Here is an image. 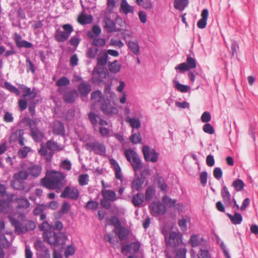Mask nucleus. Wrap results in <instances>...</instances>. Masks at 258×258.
Instances as JSON below:
<instances>
[{"label":"nucleus","mask_w":258,"mask_h":258,"mask_svg":"<svg viewBox=\"0 0 258 258\" xmlns=\"http://www.w3.org/2000/svg\"><path fill=\"white\" fill-rule=\"evenodd\" d=\"M48 228H50V225L47 221L43 222L39 226L40 230L45 231L43 234V237L45 242L54 247L65 244L67 237L64 233L47 230Z\"/></svg>","instance_id":"f257e3e1"},{"label":"nucleus","mask_w":258,"mask_h":258,"mask_svg":"<svg viewBox=\"0 0 258 258\" xmlns=\"http://www.w3.org/2000/svg\"><path fill=\"white\" fill-rule=\"evenodd\" d=\"M47 177L42 178L40 183L44 187L51 189H60L63 186L62 181L65 178L64 174L60 172L50 171L46 174Z\"/></svg>","instance_id":"f03ea898"},{"label":"nucleus","mask_w":258,"mask_h":258,"mask_svg":"<svg viewBox=\"0 0 258 258\" xmlns=\"http://www.w3.org/2000/svg\"><path fill=\"white\" fill-rule=\"evenodd\" d=\"M124 156L129 162L132 163V166L135 171L141 169L142 167V163L138 154L132 149H127L124 152Z\"/></svg>","instance_id":"7ed1b4c3"},{"label":"nucleus","mask_w":258,"mask_h":258,"mask_svg":"<svg viewBox=\"0 0 258 258\" xmlns=\"http://www.w3.org/2000/svg\"><path fill=\"white\" fill-rule=\"evenodd\" d=\"M12 225L15 227L16 232L19 233H23L28 231L33 230L36 227L35 223L32 220H28L25 226H23L22 223L18 220L11 219Z\"/></svg>","instance_id":"20e7f679"},{"label":"nucleus","mask_w":258,"mask_h":258,"mask_svg":"<svg viewBox=\"0 0 258 258\" xmlns=\"http://www.w3.org/2000/svg\"><path fill=\"white\" fill-rule=\"evenodd\" d=\"M165 238L166 246H170L171 245H172V249L171 251H172L173 253H175V251L177 250V247L182 243L181 236L178 233L172 231L169 233L168 238L166 237Z\"/></svg>","instance_id":"39448f33"},{"label":"nucleus","mask_w":258,"mask_h":258,"mask_svg":"<svg viewBox=\"0 0 258 258\" xmlns=\"http://www.w3.org/2000/svg\"><path fill=\"white\" fill-rule=\"evenodd\" d=\"M144 159L146 162L155 163L159 158V153L154 149L151 148L149 146H144L142 149Z\"/></svg>","instance_id":"423d86ee"},{"label":"nucleus","mask_w":258,"mask_h":258,"mask_svg":"<svg viewBox=\"0 0 258 258\" xmlns=\"http://www.w3.org/2000/svg\"><path fill=\"white\" fill-rule=\"evenodd\" d=\"M86 147L88 151H93L97 155H104L106 152L105 147L102 144L97 142L87 143Z\"/></svg>","instance_id":"0eeeda50"},{"label":"nucleus","mask_w":258,"mask_h":258,"mask_svg":"<svg viewBox=\"0 0 258 258\" xmlns=\"http://www.w3.org/2000/svg\"><path fill=\"white\" fill-rule=\"evenodd\" d=\"M101 109L105 114L108 115L116 114L118 111L117 108L111 104V100L108 98L103 99Z\"/></svg>","instance_id":"6e6552de"},{"label":"nucleus","mask_w":258,"mask_h":258,"mask_svg":"<svg viewBox=\"0 0 258 258\" xmlns=\"http://www.w3.org/2000/svg\"><path fill=\"white\" fill-rule=\"evenodd\" d=\"M79 196V191L78 188L73 187L70 188L68 186H66L61 192L60 197L62 198H69L72 200L76 201Z\"/></svg>","instance_id":"1a4fd4ad"},{"label":"nucleus","mask_w":258,"mask_h":258,"mask_svg":"<svg viewBox=\"0 0 258 258\" xmlns=\"http://www.w3.org/2000/svg\"><path fill=\"white\" fill-rule=\"evenodd\" d=\"M149 208L153 216L164 215L166 212V207L160 202H153L149 205Z\"/></svg>","instance_id":"9d476101"},{"label":"nucleus","mask_w":258,"mask_h":258,"mask_svg":"<svg viewBox=\"0 0 258 258\" xmlns=\"http://www.w3.org/2000/svg\"><path fill=\"white\" fill-rule=\"evenodd\" d=\"M100 33H87L88 37L93 39L92 45L95 46H103L105 45L106 39L100 37Z\"/></svg>","instance_id":"9b49d317"},{"label":"nucleus","mask_w":258,"mask_h":258,"mask_svg":"<svg viewBox=\"0 0 258 258\" xmlns=\"http://www.w3.org/2000/svg\"><path fill=\"white\" fill-rule=\"evenodd\" d=\"M78 97V93L76 90H71L63 94L62 99L66 103H73Z\"/></svg>","instance_id":"f8f14e48"},{"label":"nucleus","mask_w":258,"mask_h":258,"mask_svg":"<svg viewBox=\"0 0 258 258\" xmlns=\"http://www.w3.org/2000/svg\"><path fill=\"white\" fill-rule=\"evenodd\" d=\"M29 175H31L34 178L39 177L42 170V166L40 164H33L28 168Z\"/></svg>","instance_id":"ddd939ff"},{"label":"nucleus","mask_w":258,"mask_h":258,"mask_svg":"<svg viewBox=\"0 0 258 258\" xmlns=\"http://www.w3.org/2000/svg\"><path fill=\"white\" fill-rule=\"evenodd\" d=\"M205 242L206 244H208V241L203 237L200 239L199 236L196 234L192 235L189 241V243L192 247L199 246V248L203 247V244H205Z\"/></svg>","instance_id":"4468645a"},{"label":"nucleus","mask_w":258,"mask_h":258,"mask_svg":"<svg viewBox=\"0 0 258 258\" xmlns=\"http://www.w3.org/2000/svg\"><path fill=\"white\" fill-rule=\"evenodd\" d=\"M78 90L82 96H87L91 90L90 84L86 82H81L78 86Z\"/></svg>","instance_id":"2eb2a0df"},{"label":"nucleus","mask_w":258,"mask_h":258,"mask_svg":"<svg viewBox=\"0 0 258 258\" xmlns=\"http://www.w3.org/2000/svg\"><path fill=\"white\" fill-rule=\"evenodd\" d=\"M111 168L115 171V177L121 181L122 180L121 169L117 162L114 159L109 160Z\"/></svg>","instance_id":"dca6fc26"},{"label":"nucleus","mask_w":258,"mask_h":258,"mask_svg":"<svg viewBox=\"0 0 258 258\" xmlns=\"http://www.w3.org/2000/svg\"><path fill=\"white\" fill-rule=\"evenodd\" d=\"M53 132L56 135L63 136L65 135V128L63 124L60 121H54L53 122Z\"/></svg>","instance_id":"f3484780"},{"label":"nucleus","mask_w":258,"mask_h":258,"mask_svg":"<svg viewBox=\"0 0 258 258\" xmlns=\"http://www.w3.org/2000/svg\"><path fill=\"white\" fill-rule=\"evenodd\" d=\"M30 131L31 136L35 142L39 143L42 141L44 137V134L42 131L38 127L32 128Z\"/></svg>","instance_id":"a211bd4d"},{"label":"nucleus","mask_w":258,"mask_h":258,"mask_svg":"<svg viewBox=\"0 0 258 258\" xmlns=\"http://www.w3.org/2000/svg\"><path fill=\"white\" fill-rule=\"evenodd\" d=\"M209 16V11L207 9L203 10L201 13V18L197 23V26L200 29H204L206 27L207 19Z\"/></svg>","instance_id":"6ab92c4d"},{"label":"nucleus","mask_w":258,"mask_h":258,"mask_svg":"<svg viewBox=\"0 0 258 258\" xmlns=\"http://www.w3.org/2000/svg\"><path fill=\"white\" fill-rule=\"evenodd\" d=\"M203 247H200L197 254L198 258H211V255L209 252L210 246L209 243L203 244Z\"/></svg>","instance_id":"aec40b11"},{"label":"nucleus","mask_w":258,"mask_h":258,"mask_svg":"<svg viewBox=\"0 0 258 258\" xmlns=\"http://www.w3.org/2000/svg\"><path fill=\"white\" fill-rule=\"evenodd\" d=\"M104 22L105 23L104 28L107 32H114L116 31L115 23L108 16H105L104 18Z\"/></svg>","instance_id":"412c9836"},{"label":"nucleus","mask_w":258,"mask_h":258,"mask_svg":"<svg viewBox=\"0 0 258 258\" xmlns=\"http://www.w3.org/2000/svg\"><path fill=\"white\" fill-rule=\"evenodd\" d=\"M21 36L17 33H15V40L18 47L30 48L32 47L33 45L31 42L24 40H21Z\"/></svg>","instance_id":"4be33fe9"},{"label":"nucleus","mask_w":258,"mask_h":258,"mask_svg":"<svg viewBox=\"0 0 258 258\" xmlns=\"http://www.w3.org/2000/svg\"><path fill=\"white\" fill-rule=\"evenodd\" d=\"M38 153L40 156L44 157L46 162L48 163L51 161L53 152H48L47 149L45 147L41 146L40 148L38 150Z\"/></svg>","instance_id":"5701e85b"},{"label":"nucleus","mask_w":258,"mask_h":258,"mask_svg":"<svg viewBox=\"0 0 258 258\" xmlns=\"http://www.w3.org/2000/svg\"><path fill=\"white\" fill-rule=\"evenodd\" d=\"M144 180L138 176L135 178L132 182L131 187L132 191L134 192L135 190L140 191L142 189V185L144 183Z\"/></svg>","instance_id":"b1692460"},{"label":"nucleus","mask_w":258,"mask_h":258,"mask_svg":"<svg viewBox=\"0 0 258 258\" xmlns=\"http://www.w3.org/2000/svg\"><path fill=\"white\" fill-rule=\"evenodd\" d=\"M101 194L103 198L108 200L110 202H114L118 199V198L116 197L115 192L113 190L109 189L102 190L101 191Z\"/></svg>","instance_id":"393cba45"},{"label":"nucleus","mask_w":258,"mask_h":258,"mask_svg":"<svg viewBox=\"0 0 258 258\" xmlns=\"http://www.w3.org/2000/svg\"><path fill=\"white\" fill-rule=\"evenodd\" d=\"M226 215L230 219L232 223L234 225L240 224L242 221V216L239 213L235 212L234 215H232L231 214L227 213H226Z\"/></svg>","instance_id":"a878e982"},{"label":"nucleus","mask_w":258,"mask_h":258,"mask_svg":"<svg viewBox=\"0 0 258 258\" xmlns=\"http://www.w3.org/2000/svg\"><path fill=\"white\" fill-rule=\"evenodd\" d=\"M115 27H116V31L121 32L122 31H124L125 32V28H126V24L124 21L119 16H117L115 19Z\"/></svg>","instance_id":"bb28decb"},{"label":"nucleus","mask_w":258,"mask_h":258,"mask_svg":"<svg viewBox=\"0 0 258 258\" xmlns=\"http://www.w3.org/2000/svg\"><path fill=\"white\" fill-rule=\"evenodd\" d=\"M19 88L24 93L23 95L24 98L31 96L32 98L33 99L36 96V93L35 92L31 91L30 88L24 85H20Z\"/></svg>","instance_id":"cd10ccee"},{"label":"nucleus","mask_w":258,"mask_h":258,"mask_svg":"<svg viewBox=\"0 0 258 258\" xmlns=\"http://www.w3.org/2000/svg\"><path fill=\"white\" fill-rule=\"evenodd\" d=\"M108 67L111 73L116 74L120 71L121 66L117 60H115L113 62H108Z\"/></svg>","instance_id":"c85d7f7f"},{"label":"nucleus","mask_w":258,"mask_h":258,"mask_svg":"<svg viewBox=\"0 0 258 258\" xmlns=\"http://www.w3.org/2000/svg\"><path fill=\"white\" fill-rule=\"evenodd\" d=\"M116 229H118V236L120 240L124 241L126 240L128 236L129 231L126 228L122 227L121 225Z\"/></svg>","instance_id":"c756f323"},{"label":"nucleus","mask_w":258,"mask_h":258,"mask_svg":"<svg viewBox=\"0 0 258 258\" xmlns=\"http://www.w3.org/2000/svg\"><path fill=\"white\" fill-rule=\"evenodd\" d=\"M127 46L134 54L138 55L140 54V47L137 41H129Z\"/></svg>","instance_id":"7c9ffc66"},{"label":"nucleus","mask_w":258,"mask_h":258,"mask_svg":"<svg viewBox=\"0 0 258 258\" xmlns=\"http://www.w3.org/2000/svg\"><path fill=\"white\" fill-rule=\"evenodd\" d=\"M188 0H175L174 8L179 11H183L188 5Z\"/></svg>","instance_id":"2f4dec72"},{"label":"nucleus","mask_w":258,"mask_h":258,"mask_svg":"<svg viewBox=\"0 0 258 258\" xmlns=\"http://www.w3.org/2000/svg\"><path fill=\"white\" fill-rule=\"evenodd\" d=\"M174 87L178 91L182 93H186L189 89V87L187 85H183L179 83L178 81L174 79L173 81Z\"/></svg>","instance_id":"473e14b6"},{"label":"nucleus","mask_w":258,"mask_h":258,"mask_svg":"<svg viewBox=\"0 0 258 258\" xmlns=\"http://www.w3.org/2000/svg\"><path fill=\"white\" fill-rule=\"evenodd\" d=\"M120 9L123 11L124 13L127 15L129 13H134V8L130 6L126 0H122L120 5Z\"/></svg>","instance_id":"72a5a7b5"},{"label":"nucleus","mask_w":258,"mask_h":258,"mask_svg":"<svg viewBox=\"0 0 258 258\" xmlns=\"http://www.w3.org/2000/svg\"><path fill=\"white\" fill-rule=\"evenodd\" d=\"M93 16L91 15H82L78 17V21L82 25L88 24L93 21Z\"/></svg>","instance_id":"f704fd0d"},{"label":"nucleus","mask_w":258,"mask_h":258,"mask_svg":"<svg viewBox=\"0 0 258 258\" xmlns=\"http://www.w3.org/2000/svg\"><path fill=\"white\" fill-rule=\"evenodd\" d=\"M143 201L144 200L142 194L140 192H138L134 196L132 200L133 204L136 207H140L142 205Z\"/></svg>","instance_id":"c9c22d12"},{"label":"nucleus","mask_w":258,"mask_h":258,"mask_svg":"<svg viewBox=\"0 0 258 258\" xmlns=\"http://www.w3.org/2000/svg\"><path fill=\"white\" fill-rule=\"evenodd\" d=\"M92 75H97L101 79H103L106 78L107 71L102 68L95 67L93 70Z\"/></svg>","instance_id":"e433bc0d"},{"label":"nucleus","mask_w":258,"mask_h":258,"mask_svg":"<svg viewBox=\"0 0 258 258\" xmlns=\"http://www.w3.org/2000/svg\"><path fill=\"white\" fill-rule=\"evenodd\" d=\"M11 185L15 189L24 190L25 189V185L23 181L18 179H15L11 182Z\"/></svg>","instance_id":"4c0bfd02"},{"label":"nucleus","mask_w":258,"mask_h":258,"mask_svg":"<svg viewBox=\"0 0 258 258\" xmlns=\"http://www.w3.org/2000/svg\"><path fill=\"white\" fill-rule=\"evenodd\" d=\"M108 55L105 51L101 52L97 60V65L105 66L107 62Z\"/></svg>","instance_id":"58836bf2"},{"label":"nucleus","mask_w":258,"mask_h":258,"mask_svg":"<svg viewBox=\"0 0 258 258\" xmlns=\"http://www.w3.org/2000/svg\"><path fill=\"white\" fill-rule=\"evenodd\" d=\"M88 118L94 127L96 126L99 122L100 116L94 112H90L88 114Z\"/></svg>","instance_id":"ea45409f"},{"label":"nucleus","mask_w":258,"mask_h":258,"mask_svg":"<svg viewBox=\"0 0 258 258\" xmlns=\"http://www.w3.org/2000/svg\"><path fill=\"white\" fill-rule=\"evenodd\" d=\"M73 31L74 28L71 24H66L56 29L55 32H73Z\"/></svg>","instance_id":"a19ab883"},{"label":"nucleus","mask_w":258,"mask_h":258,"mask_svg":"<svg viewBox=\"0 0 258 258\" xmlns=\"http://www.w3.org/2000/svg\"><path fill=\"white\" fill-rule=\"evenodd\" d=\"M190 221L189 217H183L181 219L178 220V224L182 231H186L187 230V223Z\"/></svg>","instance_id":"79ce46f5"},{"label":"nucleus","mask_w":258,"mask_h":258,"mask_svg":"<svg viewBox=\"0 0 258 258\" xmlns=\"http://www.w3.org/2000/svg\"><path fill=\"white\" fill-rule=\"evenodd\" d=\"M29 175V172L22 170L19 172L16 173L14 174L13 177L15 179H18L19 180H23L28 178Z\"/></svg>","instance_id":"37998d69"},{"label":"nucleus","mask_w":258,"mask_h":258,"mask_svg":"<svg viewBox=\"0 0 258 258\" xmlns=\"http://www.w3.org/2000/svg\"><path fill=\"white\" fill-rule=\"evenodd\" d=\"M155 190L152 186H148L145 191V200L146 202L150 201L154 195L155 194Z\"/></svg>","instance_id":"c03bdc74"},{"label":"nucleus","mask_w":258,"mask_h":258,"mask_svg":"<svg viewBox=\"0 0 258 258\" xmlns=\"http://www.w3.org/2000/svg\"><path fill=\"white\" fill-rule=\"evenodd\" d=\"M19 208L27 209L30 206V202L27 199L21 198L17 200Z\"/></svg>","instance_id":"a18cd8bd"},{"label":"nucleus","mask_w":258,"mask_h":258,"mask_svg":"<svg viewBox=\"0 0 258 258\" xmlns=\"http://www.w3.org/2000/svg\"><path fill=\"white\" fill-rule=\"evenodd\" d=\"M231 53L232 57L236 56L237 55V52L239 49V46L238 43L234 40H231Z\"/></svg>","instance_id":"49530a36"},{"label":"nucleus","mask_w":258,"mask_h":258,"mask_svg":"<svg viewBox=\"0 0 258 258\" xmlns=\"http://www.w3.org/2000/svg\"><path fill=\"white\" fill-rule=\"evenodd\" d=\"M232 186L234 187L236 191H240L243 189L244 183L242 180L237 179L233 182Z\"/></svg>","instance_id":"de8ad7c7"},{"label":"nucleus","mask_w":258,"mask_h":258,"mask_svg":"<svg viewBox=\"0 0 258 258\" xmlns=\"http://www.w3.org/2000/svg\"><path fill=\"white\" fill-rule=\"evenodd\" d=\"M24 131L22 129L18 130L15 132L16 137L18 138L19 144L23 146L24 145Z\"/></svg>","instance_id":"09e8293b"},{"label":"nucleus","mask_w":258,"mask_h":258,"mask_svg":"<svg viewBox=\"0 0 258 258\" xmlns=\"http://www.w3.org/2000/svg\"><path fill=\"white\" fill-rule=\"evenodd\" d=\"M98 51L99 49L97 48H88L86 52V56L89 58L93 59L96 56Z\"/></svg>","instance_id":"8fccbe9b"},{"label":"nucleus","mask_w":258,"mask_h":258,"mask_svg":"<svg viewBox=\"0 0 258 258\" xmlns=\"http://www.w3.org/2000/svg\"><path fill=\"white\" fill-rule=\"evenodd\" d=\"M185 63H186L187 67L188 68L189 70L192 69H195L196 67V60L194 58L192 57L191 56H187Z\"/></svg>","instance_id":"3c124183"},{"label":"nucleus","mask_w":258,"mask_h":258,"mask_svg":"<svg viewBox=\"0 0 258 258\" xmlns=\"http://www.w3.org/2000/svg\"><path fill=\"white\" fill-rule=\"evenodd\" d=\"M70 83V80L65 76H63L59 78L56 82V85L60 87L62 86H67Z\"/></svg>","instance_id":"603ef678"},{"label":"nucleus","mask_w":258,"mask_h":258,"mask_svg":"<svg viewBox=\"0 0 258 258\" xmlns=\"http://www.w3.org/2000/svg\"><path fill=\"white\" fill-rule=\"evenodd\" d=\"M31 148L27 146H25L23 148L19 150L18 152V155L19 157L23 159L27 156L28 153L30 151Z\"/></svg>","instance_id":"864d4df0"},{"label":"nucleus","mask_w":258,"mask_h":258,"mask_svg":"<svg viewBox=\"0 0 258 258\" xmlns=\"http://www.w3.org/2000/svg\"><path fill=\"white\" fill-rule=\"evenodd\" d=\"M5 86L7 89L11 92L14 93L16 95H19L20 93V91L15 86L11 85L10 83L6 82L4 83Z\"/></svg>","instance_id":"5fc2aeb1"},{"label":"nucleus","mask_w":258,"mask_h":258,"mask_svg":"<svg viewBox=\"0 0 258 258\" xmlns=\"http://www.w3.org/2000/svg\"><path fill=\"white\" fill-rule=\"evenodd\" d=\"M79 183L81 186L88 184L89 182V175L87 174H83L79 176Z\"/></svg>","instance_id":"6e6d98bb"},{"label":"nucleus","mask_w":258,"mask_h":258,"mask_svg":"<svg viewBox=\"0 0 258 258\" xmlns=\"http://www.w3.org/2000/svg\"><path fill=\"white\" fill-rule=\"evenodd\" d=\"M163 203L169 207H174L176 203V200L171 199L167 196H164L162 198Z\"/></svg>","instance_id":"4d7b16f0"},{"label":"nucleus","mask_w":258,"mask_h":258,"mask_svg":"<svg viewBox=\"0 0 258 258\" xmlns=\"http://www.w3.org/2000/svg\"><path fill=\"white\" fill-rule=\"evenodd\" d=\"M130 141L134 144H137L142 141V138L139 133L132 134L130 137Z\"/></svg>","instance_id":"13d9d810"},{"label":"nucleus","mask_w":258,"mask_h":258,"mask_svg":"<svg viewBox=\"0 0 258 258\" xmlns=\"http://www.w3.org/2000/svg\"><path fill=\"white\" fill-rule=\"evenodd\" d=\"M71 33H55V39L58 42H63L67 40Z\"/></svg>","instance_id":"bf43d9fd"},{"label":"nucleus","mask_w":258,"mask_h":258,"mask_svg":"<svg viewBox=\"0 0 258 258\" xmlns=\"http://www.w3.org/2000/svg\"><path fill=\"white\" fill-rule=\"evenodd\" d=\"M25 121L29 124L30 130L32 128H38L37 126L38 124V122L36 118L31 119L30 118H25Z\"/></svg>","instance_id":"052dcab7"},{"label":"nucleus","mask_w":258,"mask_h":258,"mask_svg":"<svg viewBox=\"0 0 258 258\" xmlns=\"http://www.w3.org/2000/svg\"><path fill=\"white\" fill-rule=\"evenodd\" d=\"M128 121L130 122L132 127L134 128H138L141 125L140 120L137 118H130Z\"/></svg>","instance_id":"680f3d73"},{"label":"nucleus","mask_w":258,"mask_h":258,"mask_svg":"<svg viewBox=\"0 0 258 258\" xmlns=\"http://www.w3.org/2000/svg\"><path fill=\"white\" fill-rule=\"evenodd\" d=\"M98 205L99 204L97 202L90 200L86 203L85 208L94 211L98 208Z\"/></svg>","instance_id":"e2e57ef3"},{"label":"nucleus","mask_w":258,"mask_h":258,"mask_svg":"<svg viewBox=\"0 0 258 258\" xmlns=\"http://www.w3.org/2000/svg\"><path fill=\"white\" fill-rule=\"evenodd\" d=\"M217 242L220 244V248L222 249L224 254V256L226 258H231L230 255L228 252V249L227 248V247L226 245L224 244V242L222 240L219 239L218 240H217Z\"/></svg>","instance_id":"0e129e2a"},{"label":"nucleus","mask_w":258,"mask_h":258,"mask_svg":"<svg viewBox=\"0 0 258 258\" xmlns=\"http://www.w3.org/2000/svg\"><path fill=\"white\" fill-rule=\"evenodd\" d=\"M203 130L206 133L210 135H213L215 133L213 126L209 123H206L204 126Z\"/></svg>","instance_id":"69168bd1"},{"label":"nucleus","mask_w":258,"mask_h":258,"mask_svg":"<svg viewBox=\"0 0 258 258\" xmlns=\"http://www.w3.org/2000/svg\"><path fill=\"white\" fill-rule=\"evenodd\" d=\"M139 6H141L143 8L146 10H151L153 8L152 3L150 0H143Z\"/></svg>","instance_id":"338daca9"},{"label":"nucleus","mask_w":258,"mask_h":258,"mask_svg":"<svg viewBox=\"0 0 258 258\" xmlns=\"http://www.w3.org/2000/svg\"><path fill=\"white\" fill-rule=\"evenodd\" d=\"M57 146H58V145H57V143H55L53 141H51L49 140L46 142V147H45V148L46 149H48L50 151H51L50 152H53L54 151L56 150V149L57 148Z\"/></svg>","instance_id":"774afa93"}]
</instances>
